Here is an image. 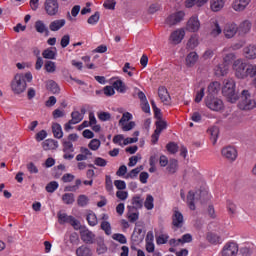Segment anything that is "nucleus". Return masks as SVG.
Masks as SVG:
<instances>
[{"label":"nucleus","mask_w":256,"mask_h":256,"mask_svg":"<svg viewBox=\"0 0 256 256\" xmlns=\"http://www.w3.org/2000/svg\"><path fill=\"white\" fill-rule=\"evenodd\" d=\"M52 133L56 139H62L63 138V128H61V124L54 123L52 125Z\"/></svg>","instance_id":"obj_32"},{"label":"nucleus","mask_w":256,"mask_h":256,"mask_svg":"<svg viewBox=\"0 0 256 256\" xmlns=\"http://www.w3.org/2000/svg\"><path fill=\"white\" fill-rule=\"evenodd\" d=\"M200 28L201 22H199V18H197V16H192L187 22V31H190V33H197V31H199Z\"/></svg>","instance_id":"obj_15"},{"label":"nucleus","mask_w":256,"mask_h":256,"mask_svg":"<svg viewBox=\"0 0 256 256\" xmlns=\"http://www.w3.org/2000/svg\"><path fill=\"white\" fill-rule=\"evenodd\" d=\"M76 255L77 256H92L93 253L91 252V249L87 246H80L76 249Z\"/></svg>","instance_id":"obj_37"},{"label":"nucleus","mask_w":256,"mask_h":256,"mask_svg":"<svg viewBox=\"0 0 256 256\" xmlns=\"http://www.w3.org/2000/svg\"><path fill=\"white\" fill-rule=\"evenodd\" d=\"M155 125H156V129L151 136L153 145H155L157 141H159V135H161V133L165 131V129H167V122L164 120H157L155 122Z\"/></svg>","instance_id":"obj_9"},{"label":"nucleus","mask_w":256,"mask_h":256,"mask_svg":"<svg viewBox=\"0 0 256 256\" xmlns=\"http://www.w3.org/2000/svg\"><path fill=\"white\" fill-rule=\"evenodd\" d=\"M207 1L209 0H186L185 7H187V9H191L194 5H197V7H203Z\"/></svg>","instance_id":"obj_34"},{"label":"nucleus","mask_w":256,"mask_h":256,"mask_svg":"<svg viewBox=\"0 0 256 256\" xmlns=\"http://www.w3.org/2000/svg\"><path fill=\"white\" fill-rule=\"evenodd\" d=\"M195 192L189 191L187 195V205L191 211H195Z\"/></svg>","instance_id":"obj_35"},{"label":"nucleus","mask_w":256,"mask_h":256,"mask_svg":"<svg viewBox=\"0 0 256 256\" xmlns=\"http://www.w3.org/2000/svg\"><path fill=\"white\" fill-rule=\"evenodd\" d=\"M44 151H53L59 147V142L54 139H47L42 143Z\"/></svg>","instance_id":"obj_22"},{"label":"nucleus","mask_w":256,"mask_h":256,"mask_svg":"<svg viewBox=\"0 0 256 256\" xmlns=\"http://www.w3.org/2000/svg\"><path fill=\"white\" fill-rule=\"evenodd\" d=\"M233 69L237 79L253 77V65L247 64L243 59H237L233 63Z\"/></svg>","instance_id":"obj_1"},{"label":"nucleus","mask_w":256,"mask_h":256,"mask_svg":"<svg viewBox=\"0 0 256 256\" xmlns=\"http://www.w3.org/2000/svg\"><path fill=\"white\" fill-rule=\"evenodd\" d=\"M221 153L222 157H224V159H227V161H229L230 163H233V161H236L237 159V149H235V147L233 146L224 147L221 150Z\"/></svg>","instance_id":"obj_11"},{"label":"nucleus","mask_w":256,"mask_h":256,"mask_svg":"<svg viewBox=\"0 0 256 256\" xmlns=\"http://www.w3.org/2000/svg\"><path fill=\"white\" fill-rule=\"evenodd\" d=\"M191 241H193V236L189 233L184 234L180 239H178V243H182V245L185 243H191Z\"/></svg>","instance_id":"obj_57"},{"label":"nucleus","mask_w":256,"mask_h":256,"mask_svg":"<svg viewBox=\"0 0 256 256\" xmlns=\"http://www.w3.org/2000/svg\"><path fill=\"white\" fill-rule=\"evenodd\" d=\"M239 109L241 111H251L256 107V100L253 99L249 90H243L241 92L240 101L238 103Z\"/></svg>","instance_id":"obj_3"},{"label":"nucleus","mask_w":256,"mask_h":256,"mask_svg":"<svg viewBox=\"0 0 256 256\" xmlns=\"http://www.w3.org/2000/svg\"><path fill=\"white\" fill-rule=\"evenodd\" d=\"M112 239H114V241H118V243H121L122 245L127 243V238L123 234L115 233L112 235Z\"/></svg>","instance_id":"obj_54"},{"label":"nucleus","mask_w":256,"mask_h":256,"mask_svg":"<svg viewBox=\"0 0 256 256\" xmlns=\"http://www.w3.org/2000/svg\"><path fill=\"white\" fill-rule=\"evenodd\" d=\"M98 255H103V253H107V246H105V242H103V239H100L98 242V248H97Z\"/></svg>","instance_id":"obj_56"},{"label":"nucleus","mask_w":256,"mask_h":256,"mask_svg":"<svg viewBox=\"0 0 256 256\" xmlns=\"http://www.w3.org/2000/svg\"><path fill=\"white\" fill-rule=\"evenodd\" d=\"M243 55L246 59H256V45H248L243 49Z\"/></svg>","instance_id":"obj_23"},{"label":"nucleus","mask_w":256,"mask_h":256,"mask_svg":"<svg viewBox=\"0 0 256 256\" xmlns=\"http://www.w3.org/2000/svg\"><path fill=\"white\" fill-rule=\"evenodd\" d=\"M44 9L50 17H53L59 13V2L57 0H46L44 3Z\"/></svg>","instance_id":"obj_8"},{"label":"nucleus","mask_w":256,"mask_h":256,"mask_svg":"<svg viewBox=\"0 0 256 256\" xmlns=\"http://www.w3.org/2000/svg\"><path fill=\"white\" fill-rule=\"evenodd\" d=\"M89 149H91V151H97V149H99V147H101V140L99 139H92L90 141V143L88 144Z\"/></svg>","instance_id":"obj_51"},{"label":"nucleus","mask_w":256,"mask_h":256,"mask_svg":"<svg viewBox=\"0 0 256 256\" xmlns=\"http://www.w3.org/2000/svg\"><path fill=\"white\" fill-rule=\"evenodd\" d=\"M158 97H160V100L164 105H168L169 101H171V96L169 95V91H167V88L161 86L158 89Z\"/></svg>","instance_id":"obj_20"},{"label":"nucleus","mask_w":256,"mask_h":256,"mask_svg":"<svg viewBox=\"0 0 256 256\" xmlns=\"http://www.w3.org/2000/svg\"><path fill=\"white\" fill-rule=\"evenodd\" d=\"M62 201L65 205H73L75 203V194L65 193L62 195Z\"/></svg>","instance_id":"obj_38"},{"label":"nucleus","mask_w":256,"mask_h":256,"mask_svg":"<svg viewBox=\"0 0 256 256\" xmlns=\"http://www.w3.org/2000/svg\"><path fill=\"white\" fill-rule=\"evenodd\" d=\"M251 27H252L251 21L244 20L242 23H240L238 27L239 35H247V33L251 31Z\"/></svg>","instance_id":"obj_25"},{"label":"nucleus","mask_w":256,"mask_h":256,"mask_svg":"<svg viewBox=\"0 0 256 256\" xmlns=\"http://www.w3.org/2000/svg\"><path fill=\"white\" fill-rule=\"evenodd\" d=\"M214 73H215L216 77H225V75H227V73H229V67L226 66V64H224V63L218 64L214 68Z\"/></svg>","instance_id":"obj_24"},{"label":"nucleus","mask_w":256,"mask_h":256,"mask_svg":"<svg viewBox=\"0 0 256 256\" xmlns=\"http://www.w3.org/2000/svg\"><path fill=\"white\" fill-rule=\"evenodd\" d=\"M219 89H221V84L219 82H212L208 86V94L213 97V95H217L219 93Z\"/></svg>","instance_id":"obj_31"},{"label":"nucleus","mask_w":256,"mask_h":256,"mask_svg":"<svg viewBox=\"0 0 256 256\" xmlns=\"http://www.w3.org/2000/svg\"><path fill=\"white\" fill-rule=\"evenodd\" d=\"M99 19H101V14L99 12H95L88 18L87 23L89 25H97V23H99Z\"/></svg>","instance_id":"obj_44"},{"label":"nucleus","mask_w":256,"mask_h":256,"mask_svg":"<svg viewBox=\"0 0 256 256\" xmlns=\"http://www.w3.org/2000/svg\"><path fill=\"white\" fill-rule=\"evenodd\" d=\"M238 29L239 27L237 26V24L228 23L223 29L224 36L226 37V39H233V37L237 35V31H239Z\"/></svg>","instance_id":"obj_14"},{"label":"nucleus","mask_w":256,"mask_h":256,"mask_svg":"<svg viewBox=\"0 0 256 256\" xmlns=\"http://www.w3.org/2000/svg\"><path fill=\"white\" fill-rule=\"evenodd\" d=\"M235 59H236L235 53H228L223 58V64L229 67V65H231V63H233Z\"/></svg>","instance_id":"obj_46"},{"label":"nucleus","mask_w":256,"mask_h":256,"mask_svg":"<svg viewBox=\"0 0 256 256\" xmlns=\"http://www.w3.org/2000/svg\"><path fill=\"white\" fill-rule=\"evenodd\" d=\"M167 170L169 171V173H175V171H177V160L176 159L170 160Z\"/></svg>","instance_id":"obj_60"},{"label":"nucleus","mask_w":256,"mask_h":256,"mask_svg":"<svg viewBox=\"0 0 256 256\" xmlns=\"http://www.w3.org/2000/svg\"><path fill=\"white\" fill-rule=\"evenodd\" d=\"M71 117L72 119L69 120L68 123L64 125L65 131H71V129H73V126L71 125H77V123H81L84 116L79 111H73L71 113Z\"/></svg>","instance_id":"obj_13"},{"label":"nucleus","mask_w":256,"mask_h":256,"mask_svg":"<svg viewBox=\"0 0 256 256\" xmlns=\"http://www.w3.org/2000/svg\"><path fill=\"white\" fill-rule=\"evenodd\" d=\"M59 189V183L57 181H52L46 185L47 193H55Z\"/></svg>","instance_id":"obj_47"},{"label":"nucleus","mask_w":256,"mask_h":256,"mask_svg":"<svg viewBox=\"0 0 256 256\" xmlns=\"http://www.w3.org/2000/svg\"><path fill=\"white\" fill-rule=\"evenodd\" d=\"M154 198L151 195H147L146 200L144 202V207L148 210L151 211L155 205L153 204Z\"/></svg>","instance_id":"obj_53"},{"label":"nucleus","mask_w":256,"mask_h":256,"mask_svg":"<svg viewBox=\"0 0 256 256\" xmlns=\"http://www.w3.org/2000/svg\"><path fill=\"white\" fill-rule=\"evenodd\" d=\"M100 227L106 235H111V223H109L108 221H102Z\"/></svg>","instance_id":"obj_52"},{"label":"nucleus","mask_w":256,"mask_h":256,"mask_svg":"<svg viewBox=\"0 0 256 256\" xmlns=\"http://www.w3.org/2000/svg\"><path fill=\"white\" fill-rule=\"evenodd\" d=\"M183 223H184L183 214L179 212V210H174V213L172 215L173 227H176V229H181V227H183Z\"/></svg>","instance_id":"obj_17"},{"label":"nucleus","mask_w":256,"mask_h":256,"mask_svg":"<svg viewBox=\"0 0 256 256\" xmlns=\"http://www.w3.org/2000/svg\"><path fill=\"white\" fill-rule=\"evenodd\" d=\"M46 87H47L48 91H51V93H53L54 95L57 93H60V91H61L57 82H55L53 80L48 81Z\"/></svg>","instance_id":"obj_36"},{"label":"nucleus","mask_w":256,"mask_h":256,"mask_svg":"<svg viewBox=\"0 0 256 256\" xmlns=\"http://www.w3.org/2000/svg\"><path fill=\"white\" fill-rule=\"evenodd\" d=\"M42 56L44 59H55V57H57V48L52 47V48L45 49L42 52Z\"/></svg>","instance_id":"obj_30"},{"label":"nucleus","mask_w":256,"mask_h":256,"mask_svg":"<svg viewBox=\"0 0 256 256\" xmlns=\"http://www.w3.org/2000/svg\"><path fill=\"white\" fill-rule=\"evenodd\" d=\"M249 3H251V0H234L232 2V9L241 13V11H245L247 9Z\"/></svg>","instance_id":"obj_18"},{"label":"nucleus","mask_w":256,"mask_h":256,"mask_svg":"<svg viewBox=\"0 0 256 256\" xmlns=\"http://www.w3.org/2000/svg\"><path fill=\"white\" fill-rule=\"evenodd\" d=\"M239 253V245L235 242H228L224 245L221 255L222 256H236Z\"/></svg>","instance_id":"obj_10"},{"label":"nucleus","mask_w":256,"mask_h":256,"mask_svg":"<svg viewBox=\"0 0 256 256\" xmlns=\"http://www.w3.org/2000/svg\"><path fill=\"white\" fill-rule=\"evenodd\" d=\"M35 29L37 33H49V29L47 28V26H45V23H43V21L41 20L36 21Z\"/></svg>","instance_id":"obj_42"},{"label":"nucleus","mask_w":256,"mask_h":256,"mask_svg":"<svg viewBox=\"0 0 256 256\" xmlns=\"http://www.w3.org/2000/svg\"><path fill=\"white\" fill-rule=\"evenodd\" d=\"M205 104L211 111H221L223 109V101L219 98H215L212 95H207L205 98Z\"/></svg>","instance_id":"obj_7"},{"label":"nucleus","mask_w":256,"mask_h":256,"mask_svg":"<svg viewBox=\"0 0 256 256\" xmlns=\"http://www.w3.org/2000/svg\"><path fill=\"white\" fill-rule=\"evenodd\" d=\"M95 237V233L87 228H82L80 230V238L83 243H86L87 245H93V243H95Z\"/></svg>","instance_id":"obj_12"},{"label":"nucleus","mask_w":256,"mask_h":256,"mask_svg":"<svg viewBox=\"0 0 256 256\" xmlns=\"http://www.w3.org/2000/svg\"><path fill=\"white\" fill-rule=\"evenodd\" d=\"M112 87L118 91V93H125L127 91V87L125 86V83H123L121 80H116Z\"/></svg>","instance_id":"obj_39"},{"label":"nucleus","mask_w":256,"mask_h":256,"mask_svg":"<svg viewBox=\"0 0 256 256\" xmlns=\"http://www.w3.org/2000/svg\"><path fill=\"white\" fill-rule=\"evenodd\" d=\"M208 134L210 135V139L213 145H216L217 139H219V127L214 126L208 129Z\"/></svg>","instance_id":"obj_28"},{"label":"nucleus","mask_w":256,"mask_h":256,"mask_svg":"<svg viewBox=\"0 0 256 256\" xmlns=\"http://www.w3.org/2000/svg\"><path fill=\"white\" fill-rule=\"evenodd\" d=\"M226 207L230 215H235V213H237V205L232 200H227Z\"/></svg>","instance_id":"obj_45"},{"label":"nucleus","mask_w":256,"mask_h":256,"mask_svg":"<svg viewBox=\"0 0 256 256\" xmlns=\"http://www.w3.org/2000/svg\"><path fill=\"white\" fill-rule=\"evenodd\" d=\"M185 19V11L179 10L176 12L171 13L165 19V25L168 27H175V25H179L181 21Z\"/></svg>","instance_id":"obj_5"},{"label":"nucleus","mask_w":256,"mask_h":256,"mask_svg":"<svg viewBox=\"0 0 256 256\" xmlns=\"http://www.w3.org/2000/svg\"><path fill=\"white\" fill-rule=\"evenodd\" d=\"M223 33V30L221 29V26L219 25V22L215 21L214 24L212 25V30L210 35L212 37H219Z\"/></svg>","instance_id":"obj_40"},{"label":"nucleus","mask_w":256,"mask_h":256,"mask_svg":"<svg viewBox=\"0 0 256 256\" xmlns=\"http://www.w3.org/2000/svg\"><path fill=\"white\" fill-rule=\"evenodd\" d=\"M86 219H87L88 225H90V227H95V225H97L99 223L97 220V215H95L94 213L88 214Z\"/></svg>","instance_id":"obj_50"},{"label":"nucleus","mask_w":256,"mask_h":256,"mask_svg":"<svg viewBox=\"0 0 256 256\" xmlns=\"http://www.w3.org/2000/svg\"><path fill=\"white\" fill-rule=\"evenodd\" d=\"M132 205L133 206H128V211L131 213V211H135L137 209H142L143 208V198L141 196H134L132 198Z\"/></svg>","instance_id":"obj_21"},{"label":"nucleus","mask_w":256,"mask_h":256,"mask_svg":"<svg viewBox=\"0 0 256 256\" xmlns=\"http://www.w3.org/2000/svg\"><path fill=\"white\" fill-rule=\"evenodd\" d=\"M65 19H60V20H54L50 23L49 29L50 31H59L62 27H65Z\"/></svg>","instance_id":"obj_29"},{"label":"nucleus","mask_w":256,"mask_h":256,"mask_svg":"<svg viewBox=\"0 0 256 256\" xmlns=\"http://www.w3.org/2000/svg\"><path fill=\"white\" fill-rule=\"evenodd\" d=\"M184 38H185V30L177 29L171 33L170 43H172V45H179V43H181Z\"/></svg>","instance_id":"obj_16"},{"label":"nucleus","mask_w":256,"mask_h":256,"mask_svg":"<svg viewBox=\"0 0 256 256\" xmlns=\"http://www.w3.org/2000/svg\"><path fill=\"white\" fill-rule=\"evenodd\" d=\"M141 171H143V166H138L134 169H132L127 175H126V179H135V177H137Z\"/></svg>","instance_id":"obj_43"},{"label":"nucleus","mask_w":256,"mask_h":256,"mask_svg":"<svg viewBox=\"0 0 256 256\" xmlns=\"http://www.w3.org/2000/svg\"><path fill=\"white\" fill-rule=\"evenodd\" d=\"M120 127H122V131H131L132 129H135V122L130 121L128 124H120Z\"/></svg>","instance_id":"obj_64"},{"label":"nucleus","mask_w":256,"mask_h":256,"mask_svg":"<svg viewBox=\"0 0 256 256\" xmlns=\"http://www.w3.org/2000/svg\"><path fill=\"white\" fill-rule=\"evenodd\" d=\"M199 61V55H197V52H190L186 56V65L187 67H193L195 63Z\"/></svg>","instance_id":"obj_26"},{"label":"nucleus","mask_w":256,"mask_h":256,"mask_svg":"<svg viewBox=\"0 0 256 256\" xmlns=\"http://www.w3.org/2000/svg\"><path fill=\"white\" fill-rule=\"evenodd\" d=\"M58 221L60 225H63L64 223H69L70 225H72V227H74L76 231H79V229H81V223L79 222V220L65 213H58Z\"/></svg>","instance_id":"obj_6"},{"label":"nucleus","mask_w":256,"mask_h":256,"mask_svg":"<svg viewBox=\"0 0 256 256\" xmlns=\"http://www.w3.org/2000/svg\"><path fill=\"white\" fill-rule=\"evenodd\" d=\"M75 148H73V142L64 141L63 142V153H74Z\"/></svg>","instance_id":"obj_48"},{"label":"nucleus","mask_w":256,"mask_h":256,"mask_svg":"<svg viewBox=\"0 0 256 256\" xmlns=\"http://www.w3.org/2000/svg\"><path fill=\"white\" fill-rule=\"evenodd\" d=\"M131 239L135 243H139L140 241H143V239H145V232H143V227L137 225V227L134 229Z\"/></svg>","instance_id":"obj_19"},{"label":"nucleus","mask_w":256,"mask_h":256,"mask_svg":"<svg viewBox=\"0 0 256 256\" xmlns=\"http://www.w3.org/2000/svg\"><path fill=\"white\" fill-rule=\"evenodd\" d=\"M157 11H161V4L159 3H153L149 6L148 12L153 15L157 13Z\"/></svg>","instance_id":"obj_58"},{"label":"nucleus","mask_w":256,"mask_h":256,"mask_svg":"<svg viewBox=\"0 0 256 256\" xmlns=\"http://www.w3.org/2000/svg\"><path fill=\"white\" fill-rule=\"evenodd\" d=\"M210 7L212 11L217 13L218 11H221L223 7H225V0H211Z\"/></svg>","instance_id":"obj_27"},{"label":"nucleus","mask_w":256,"mask_h":256,"mask_svg":"<svg viewBox=\"0 0 256 256\" xmlns=\"http://www.w3.org/2000/svg\"><path fill=\"white\" fill-rule=\"evenodd\" d=\"M98 119L100 121H110L111 120V113H109V112H100V113H98Z\"/></svg>","instance_id":"obj_62"},{"label":"nucleus","mask_w":256,"mask_h":256,"mask_svg":"<svg viewBox=\"0 0 256 256\" xmlns=\"http://www.w3.org/2000/svg\"><path fill=\"white\" fill-rule=\"evenodd\" d=\"M207 241H209V243H212V245H217V243H219L220 241V238L217 234L208 233Z\"/></svg>","instance_id":"obj_55"},{"label":"nucleus","mask_w":256,"mask_h":256,"mask_svg":"<svg viewBox=\"0 0 256 256\" xmlns=\"http://www.w3.org/2000/svg\"><path fill=\"white\" fill-rule=\"evenodd\" d=\"M133 119V115L129 112H125L122 115V118L119 120V125H123V123H127V121H131Z\"/></svg>","instance_id":"obj_59"},{"label":"nucleus","mask_w":256,"mask_h":256,"mask_svg":"<svg viewBox=\"0 0 256 256\" xmlns=\"http://www.w3.org/2000/svg\"><path fill=\"white\" fill-rule=\"evenodd\" d=\"M11 90L15 95H21L27 90V81L23 74H16L11 81Z\"/></svg>","instance_id":"obj_4"},{"label":"nucleus","mask_w":256,"mask_h":256,"mask_svg":"<svg viewBox=\"0 0 256 256\" xmlns=\"http://www.w3.org/2000/svg\"><path fill=\"white\" fill-rule=\"evenodd\" d=\"M224 86L222 87V94L226 97L229 103H237L239 96L235 92V80L234 79H225Z\"/></svg>","instance_id":"obj_2"},{"label":"nucleus","mask_w":256,"mask_h":256,"mask_svg":"<svg viewBox=\"0 0 256 256\" xmlns=\"http://www.w3.org/2000/svg\"><path fill=\"white\" fill-rule=\"evenodd\" d=\"M77 205L78 207H87L89 205V197L85 194H81L77 198Z\"/></svg>","instance_id":"obj_41"},{"label":"nucleus","mask_w":256,"mask_h":256,"mask_svg":"<svg viewBox=\"0 0 256 256\" xmlns=\"http://www.w3.org/2000/svg\"><path fill=\"white\" fill-rule=\"evenodd\" d=\"M69 241L72 245H79V234L77 232L70 234Z\"/></svg>","instance_id":"obj_63"},{"label":"nucleus","mask_w":256,"mask_h":256,"mask_svg":"<svg viewBox=\"0 0 256 256\" xmlns=\"http://www.w3.org/2000/svg\"><path fill=\"white\" fill-rule=\"evenodd\" d=\"M198 45H199V38L197 37V35H193L188 40V42L186 44V49H189L190 51H193V49L198 47Z\"/></svg>","instance_id":"obj_33"},{"label":"nucleus","mask_w":256,"mask_h":256,"mask_svg":"<svg viewBox=\"0 0 256 256\" xmlns=\"http://www.w3.org/2000/svg\"><path fill=\"white\" fill-rule=\"evenodd\" d=\"M45 69L48 73H55V69H56L55 62L53 61L46 62Z\"/></svg>","instance_id":"obj_61"},{"label":"nucleus","mask_w":256,"mask_h":256,"mask_svg":"<svg viewBox=\"0 0 256 256\" xmlns=\"http://www.w3.org/2000/svg\"><path fill=\"white\" fill-rule=\"evenodd\" d=\"M166 149H167L168 153L175 155V153H177V151H179V146L175 142H170L166 145Z\"/></svg>","instance_id":"obj_49"}]
</instances>
